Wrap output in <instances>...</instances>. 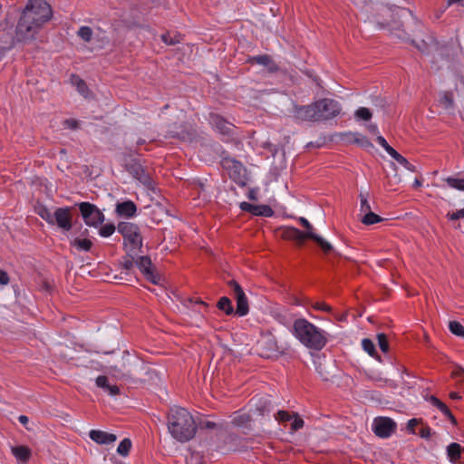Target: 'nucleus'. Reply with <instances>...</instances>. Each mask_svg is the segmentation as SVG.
Segmentation results:
<instances>
[{
    "mask_svg": "<svg viewBox=\"0 0 464 464\" xmlns=\"http://www.w3.org/2000/svg\"><path fill=\"white\" fill-rule=\"evenodd\" d=\"M51 17L52 9L45 0H29L15 28L18 40H34L40 28Z\"/></svg>",
    "mask_w": 464,
    "mask_h": 464,
    "instance_id": "f257e3e1",
    "label": "nucleus"
},
{
    "mask_svg": "<svg viewBox=\"0 0 464 464\" xmlns=\"http://www.w3.org/2000/svg\"><path fill=\"white\" fill-rule=\"evenodd\" d=\"M168 430L179 442H187L194 438L197 425L191 413L182 407H172L168 415Z\"/></svg>",
    "mask_w": 464,
    "mask_h": 464,
    "instance_id": "f03ea898",
    "label": "nucleus"
},
{
    "mask_svg": "<svg viewBox=\"0 0 464 464\" xmlns=\"http://www.w3.org/2000/svg\"><path fill=\"white\" fill-rule=\"evenodd\" d=\"M292 333L304 347L310 350L321 351L328 342L327 333L305 318L294 321Z\"/></svg>",
    "mask_w": 464,
    "mask_h": 464,
    "instance_id": "7ed1b4c3",
    "label": "nucleus"
},
{
    "mask_svg": "<svg viewBox=\"0 0 464 464\" xmlns=\"http://www.w3.org/2000/svg\"><path fill=\"white\" fill-rule=\"evenodd\" d=\"M118 232L123 237V245L127 254L133 258L142 246V237L137 225L130 222H121Z\"/></svg>",
    "mask_w": 464,
    "mask_h": 464,
    "instance_id": "20e7f679",
    "label": "nucleus"
},
{
    "mask_svg": "<svg viewBox=\"0 0 464 464\" xmlns=\"http://www.w3.org/2000/svg\"><path fill=\"white\" fill-rule=\"evenodd\" d=\"M314 105L317 121L332 120L337 117L342 111L339 102L334 99L323 98L314 102Z\"/></svg>",
    "mask_w": 464,
    "mask_h": 464,
    "instance_id": "39448f33",
    "label": "nucleus"
},
{
    "mask_svg": "<svg viewBox=\"0 0 464 464\" xmlns=\"http://www.w3.org/2000/svg\"><path fill=\"white\" fill-rule=\"evenodd\" d=\"M222 167L237 185L243 187L246 184V169L241 162L232 158H225L222 160Z\"/></svg>",
    "mask_w": 464,
    "mask_h": 464,
    "instance_id": "423d86ee",
    "label": "nucleus"
},
{
    "mask_svg": "<svg viewBox=\"0 0 464 464\" xmlns=\"http://www.w3.org/2000/svg\"><path fill=\"white\" fill-rule=\"evenodd\" d=\"M78 207L82 219L87 226L98 227L104 221V215L94 204L81 202L78 204Z\"/></svg>",
    "mask_w": 464,
    "mask_h": 464,
    "instance_id": "0eeeda50",
    "label": "nucleus"
},
{
    "mask_svg": "<svg viewBox=\"0 0 464 464\" xmlns=\"http://www.w3.org/2000/svg\"><path fill=\"white\" fill-rule=\"evenodd\" d=\"M227 285H228L234 297L237 300L236 314L240 317L246 315L249 312V306H248L247 298H246L242 287L235 280H230L227 283Z\"/></svg>",
    "mask_w": 464,
    "mask_h": 464,
    "instance_id": "6e6552de",
    "label": "nucleus"
},
{
    "mask_svg": "<svg viewBox=\"0 0 464 464\" xmlns=\"http://www.w3.org/2000/svg\"><path fill=\"white\" fill-rule=\"evenodd\" d=\"M56 225L60 229L68 232L72 228V208H57L53 212L52 226Z\"/></svg>",
    "mask_w": 464,
    "mask_h": 464,
    "instance_id": "1a4fd4ad",
    "label": "nucleus"
},
{
    "mask_svg": "<svg viewBox=\"0 0 464 464\" xmlns=\"http://www.w3.org/2000/svg\"><path fill=\"white\" fill-rule=\"evenodd\" d=\"M396 430V423L390 418H376L372 423V430L380 438L390 437Z\"/></svg>",
    "mask_w": 464,
    "mask_h": 464,
    "instance_id": "9d476101",
    "label": "nucleus"
},
{
    "mask_svg": "<svg viewBox=\"0 0 464 464\" xmlns=\"http://www.w3.org/2000/svg\"><path fill=\"white\" fill-rule=\"evenodd\" d=\"M259 354L269 358L279 351L276 337L271 334H264L257 343Z\"/></svg>",
    "mask_w": 464,
    "mask_h": 464,
    "instance_id": "9b49d317",
    "label": "nucleus"
},
{
    "mask_svg": "<svg viewBox=\"0 0 464 464\" xmlns=\"http://www.w3.org/2000/svg\"><path fill=\"white\" fill-rule=\"evenodd\" d=\"M293 116L298 121L317 122L314 102L309 105H295Z\"/></svg>",
    "mask_w": 464,
    "mask_h": 464,
    "instance_id": "f8f14e48",
    "label": "nucleus"
},
{
    "mask_svg": "<svg viewBox=\"0 0 464 464\" xmlns=\"http://www.w3.org/2000/svg\"><path fill=\"white\" fill-rule=\"evenodd\" d=\"M136 266L144 276L152 284L157 285L160 281V276L154 273L152 269L151 260L149 256H140L135 261Z\"/></svg>",
    "mask_w": 464,
    "mask_h": 464,
    "instance_id": "ddd939ff",
    "label": "nucleus"
},
{
    "mask_svg": "<svg viewBox=\"0 0 464 464\" xmlns=\"http://www.w3.org/2000/svg\"><path fill=\"white\" fill-rule=\"evenodd\" d=\"M130 172L140 184L149 189L154 188V182L150 174L140 164H133L130 168Z\"/></svg>",
    "mask_w": 464,
    "mask_h": 464,
    "instance_id": "4468645a",
    "label": "nucleus"
},
{
    "mask_svg": "<svg viewBox=\"0 0 464 464\" xmlns=\"http://www.w3.org/2000/svg\"><path fill=\"white\" fill-rule=\"evenodd\" d=\"M425 401L430 404L433 408L440 411L454 426L457 425V420L451 413L450 408L441 401L439 398L434 395H426Z\"/></svg>",
    "mask_w": 464,
    "mask_h": 464,
    "instance_id": "2eb2a0df",
    "label": "nucleus"
},
{
    "mask_svg": "<svg viewBox=\"0 0 464 464\" xmlns=\"http://www.w3.org/2000/svg\"><path fill=\"white\" fill-rule=\"evenodd\" d=\"M91 440L100 445H109L116 441L117 436L101 430H92L89 432Z\"/></svg>",
    "mask_w": 464,
    "mask_h": 464,
    "instance_id": "dca6fc26",
    "label": "nucleus"
},
{
    "mask_svg": "<svg viewBox=\"0 0 464 464\" xmlns=\"http://www.w3.org/2000/svg\"><path fill=\"white\" fill-rule=\"evenodd\" d=\"M248 62L251 63H257L259 65L265 66L267 68L268 72H276L279 70L277 64L273 61V59L267 54L256 55L250 57Z\"/></svg>",
    "mask_w": 464,
    "mask_h": 464,
    "instance_id": "f3484780",
    "label": "nucleus"
},
{
    "mask_svg": "<svg viewBox=\"0 0 464 464\" xmlns=\"http://www.w3.org/2000/svg\"><path fill=\"white\" fill-rule=\"evenodd\" d=\"M210 123L222 134H228L231 131L232 125L218 114L210 115Z\"/></svg>",
    "mask_w": 464,
    "mask_h": 464,
    "instance_id": "a211bd4d",
    "label": "nucleus"
},
{
    "mask_svg": "<svg viewBox=\"0 0 464 464\" xmlns=\"http://www.w3.org/2000/svg\"><path fill=\"white\" fill-rule=\"evenodd\" d=\"M447 457L453 464H459L461 459L463 448L457 442H452L447 447Z\"/></svg>",
    "mask_w": 464,
    "mask_h": 464,
    "instance_id": "6ab92c4d",
    "label": "nucleus"
},
{
    "mask_svg": "<svg viewBox=\"0 0 464 464\" xmlns=\"http://www.w3.org/2000/svg\"><path fill=\"white\" fill-rule=\"evenodd\" d=\"M95 383L111 396L120 394V388L117 385H111L108 378L104 375H99L95 380Z\"/></svg>",
    "mask_w": 464,
    "mask_h": 464,
    "instance_id": "aec40b11",
    "label": "nucleus"
},
{
    "mask_svg": "<svg viewBox=\"0 0 464 464\" xmlns=\"http://www.w3.org/2000/svg\"><path fill=\"white\" fill-rule=\"evenodd\" d=\"M116 211L120 216L130 218L136 214L137 207L132 201L127 200L118 203L116 206Z\"/></svg>",
    "mask_w": 464,
    "mask_h": 464,
    "instance_id": "412c9836",
    "label": "nucleus"
},
{
    "mask_svg": "<svg viewBox=\"0 0 464 464\" xmlns=\"http://www.w3.org/2000/svg\"><path fill=\"white\" fill-rule=\"evenodd\" d=\"M12 453L17 460L23 463H25L31 457V450L26 446L13 447Z\"/></svg>",
    "mask_w": 464,
    "mask_h": 464,
    "instance_id": "4be33fe9",
    "label": "nucleus"
},
{
    "mask_svg": "<svg viewBox=\"0 0 464 464\" xmlns=\"http://www.w3.org/2000/svg\"><path fill=\"white\" fill-rule=\"evenodd\" d=\"M285 234L286 237L296 240L299 243H302L304 239L309 238L308 231L303 232L295 227L287 228Z\"/></svg>",
    "mask_w": 464,
    "mask_h": 464,
    "instance_id": "5701e85b",
    "label": "nucleus"
},
{
    "mask_svg": "<svg viewBox=\"0 0 464 464\" xmlns=\"http://www.w3.org/2000/svg\"><path fill=\"white\" fill-rule=\"evenodd\" d=\"M250 420H251L250 415L242 411H236L232 418V423L235 426H238V427L246 426L250 422Z\"/></svg>",
    "mask_w": 464,
    "mask_h": 464,
    "instance_id": "b1692460",
    "label": "nucleus"
},
{
    "mask_svg": "<svg viewBox=\"0 0 464 464\" xmlns=\"http://www.w3.org/2000/svg\"><path fill=\"white\" fill-rule=\"evenodd\" d=\"M308 237L309 239L314 240L324 253H330L333 250L332 245L314 231H308Z\"/></svg>",
    "mask_w": 464,
    "mask_h": 464,
    "instance_id": "393cba45",
    "label": "nucleus"
},
{
    "mask_svg": "<svg viewBox=\"0 0 464 464\" xmlns=\"http://www.w3.org/2000/svg\"><path fill=\"white\" fill-rule=\"evenodd\" d=\"M252 214L255 216L269 218L274 215V211L267 205H255Z\"/></svg>",
    "mask_w": 464,
    "mask_h": 464,
    "instance_id": "a878e982",
    "label": "nucleus"
},
{
    "mask_svg": "<svg viewBox=\"0 0 464 464\" xmlns=\"http://www.w3.org/2000/svg\"><path fill=\"white\" fill-rule=\"evenodd\" d=\"M72 246H73L79 251H89L92 248V242L87 238H75L72 242Z\"/></svg>",
    "mask_w": 464,
    "mask_h": 464,
    "instance_id": "bb28decb",
    "label": "nucleus"
},
{
    "mask_svg": "<svg viewBox=\"0 0 464 464\" xmlns=\"http://www.w3.org/2000/svg\"><path fill=\"white\" fill-rule=\"evenodd\" d=\"M359 198H360V211L362 214H366L371 210V205L369 203V192L367 191H361L360 192V195H359Z\"/></svg>",
    "mask_w": 464,
    "mask_h": 464,
    "instance_id": "cd10ccee",
    "label": "nucleus"
},
{
    "mask_svg": "<svg viewBox=\"0 0 464 464\" xmlns=\"http://www.w3.org/2000/svg\"><path fill=\"white\" fill-rule=\"evenodd\" d=\"M217 306L218 309L224 311L226 314H231L234 312L233 305L231 304V301L228 297L223 296L219 299L218 302Z\"/></svg>",
    "mask_w": 464,
    "mask_h": 464,
    "instance_id": "c85d7f7f",
    "label": "nucleus"
},
{
    "mask_svg": "<svg viewBox=\"0 0 464 464\" xmlns=\"http://www.w3.org/2000/svg\"><path fill=\"white\" fill-rule=\"evenodd\" d=\"M361 221L362 224L370 226L382 221V218L372 211H370L362 216Z\"/></svg>",
    "mask_w": 464,
    "mask_h": 464,
    "instance_id": "c756f323",
    "label": "nucleus"
},
{
    "mask_svg": "<svg viewBox=\"0 0 464 464\" xmlns=\"http://www.w3.org/2000/svg\"><path fill=\"white\" fill-rule=\"evenodd\" d=\"M392 158L395 160L399 164L403 166L406 169L412 172L415 171V166L409 162L408 160L402 155H401L399 152L395 151Z\"/></svg>",
    "mask_w": 464,
    "mask_h": 464,
    "instance_id": "7c9ffc66",
    "label": "nucleus"
},
{
    "mask_svg": "<svg viewBox=\"0 0 464 464\" xmlns=\"http://www.w3.org/2000/svg\"><path fill=\"white\" fill-rule=\"evenodd\" d=\"M131 441L130 439L126 438L122 440L117 448V452L122 457H127L130 453V450L131 449Z\"/></svg>",
    "mask_w": 464,
    "mask_h": 464,
    "instance_id": "2f4dec72",
    "label": "nucleus"
},
{
    "mask_svg": "<svg viewBox=\"0 0 464 464\" xmlns=\"http://www.w3.org/2000/svg\"><path fill=\"white\" fill-rule=\"evenodd\" d=\"M445 181L447 182L450 188L464 191V179L449 177L445 179Z\"/></svg>",
    "mask_w": 464,
    "mask_h": 464,
    "instance_id": "473e14b6",
    "label": "nucleus"
},
{
    "mask_svg": "<svg viewBox=\"0 0 464 464\" xmlns=\"http://www.w3.org/2000/svg\"><path fill=\"white\" fill-rule=\"evenodd\" d=\"M362 349L372 357H376V349L373 342L368 338L362 341Z\"/></svg>",
    "mask_w": 464,
    "mask_h": 464,
    "instance_id": "72a5a7b5",
    "label": "nucleus"
},
{
    "mask_svg": "<svg viewBox=\"0 0 464 464\" xmlns=\"http://www.w3.org/2000/svg\"><path fill=\"white\" fill-rule=\"evenodd\" d=\"M449 329L453 334L464 338V327L460 323L457 321H450L449 324Z\"/></svg>",
    "mask_w": 464,
    "mask_h": 464,
    "instance_id": "f704fd0d",
    "label": "nucleus"
},
{
    "mask_svg": "<svg viewBox=\"0 0 464 464\" xmlns=\"http://www.w3.org/2000/svg\"><path fill=\"white\" fill-rule=\"evenodd\" d=\"M37 214L45 220L49 225L53 224V213L51 212L46 207H40L37 209Z\"/></svg>",
    "mask_w": 464,
    "mask_h": 464,
    "instance_id": "c9c22d12",
    "label": "nucleus"
},
{
    "mask_svg": "<svg viewBox=\"0 0 464 464\" xmlns=\"http://www.w3.org/2000/svg\"><path fill=\"white\" fill-rule=\"evenodd\" d=\"M77 34L84 42L89 43L92 37V30L89 26H81L78 30Z\"/></svg>",
    "mask_w": 464,
    "mask_h": 464,
    "instance_id": "e433bc0d",
    "label": "nucleus"
},
{
    "mask_svg": "<svg viewBox=\"0 0 464 464\" xmlns=\"http://www.w3.org/2000/svg\"><path fill=\"white\" fill-rule=\"evenodd\" d=\"M440 102L446 109L453 107L454 101L450 92H443L440 96Z\"/></svg>",
    "mask_w": 464,
    "mask_h": 464,
    "instance_id": "4c0bfd02",
    "label": "nucleus"
},
{
    "mask_svg": "<svg viewBox=\"0 0 464 464\" xmlns=\"http://www.w3.org/2000/svg\"><path fill=\"white\" fill-rule=\"evenodd\" d=\"M355 117L360 120L369 121L372 118V112L368 108L360 107L355 111Z\"/></svg>",
    "mask_w": 464,
    "mask_h": 464,
    "instance_id": "58836bf2",
    "label": "nucleus"
},
{
    "mask_svg": "<svg viewBox=\"0 0 464 464\" xmlns=\"http://www.w3.org/2000/svg\"><path fill=\"white\" fill-rule=\"evenodd\" d=\"M377 341L380 349L383 353H387L389 351V343L386 334L381 333L377 334Z\"/></svg>",
    "mask_w": 464,
    "mask_h": 464,
    "instance_id": "ea45409f",
    "label": "nucleus"
},
{
    "mask_svg": "<svg viewBox=\"0 0 464 464\" xmlns=\"http://www.w3.org/2000/svg\"><path fill=\"white\" fill-rule=\"evenodd\" d=\"M115 231V227L112 224H105L101 227L99 234L102 237H108L111 236Z\"/></svg>",
    "mask_w": 464,
    "mask_h": 464,
    "instance_id": "a19ab883",
    "label": "nucleus"
},
{
    "mask_svg": "<svg viewBox=\"0 0 464 464\" xmlns=\"http://www.w3.org/2000/svg\"><path fill=\"white\" fill-rule=\"evenodd\" d=\"M376 140L378 144L382 146L391 157L396 151L392 146L388 144L387 140L382 136H378Z\"/></svg>",
    "mask_w": 464,
    "mask_h": 464,
    "instance_id": "79ce46f5",
    "label": "nucleus"
},
{
    "mask_svg": "<svg viewBox=\"0 0 464 464\" xmlns=\"http://www.w3.org/2000/svg\"><path fill=\"white\" fill-rule=\"evenodd\" d=\"M75 85H76V88L78 90V92L83 95V96H87L88 95V92H89V89L85 83V82L80 78H77L76 81L74 82Z\"/></svg>",
    "mask_w": 464,
    "mask_h": 464,
    "instance_id": "37998d69",
    "label": "nucleus"
},
{
    "mask_svg": "<svg viewBox=\"0 0 464 464\" xmlns=\"http://www.w3.org/2000/svg\"><path fill=\"white\" fill-rule=\"evenodd\" d=\"M421 419H411L408 420L407 422V430L411 434H415V427L419 424V423H421Z\"/></svg>",
    "mask_w": 464,
    "mask_h": 464,
    "instance_id": "c03bdc74",
    "label": "nucleus"
},
{
    "mask_svg": "<svg viewBox=\"0 0 464 464\" xmlns=\"http://www.w3.org/2000/svg\"><path fill=\"white\" fill-rule=\"evenodd\" d=\"M304 420L298 417V415H295V420H293L291 424V430L293 431H296L304 427Z\"/></svg>",
    "mask_w": 464,
    "mask_h": 464,
    "instance_id": "a18cd8bd",
    "label": "nucleus"
},
{
    "mask_svg": "<svg viewBox=\"0 0 464 464\" xmlns=\"http://www.w3.org/2000/svg\"><path fill=\"white\" fill-rule=\"evenodd\" d=\"M276 419L280 422H285L291 420V415L288 411H278Z\"/></svg>",
    "mask_w": 464,
    "mask_h": 464,
    "instance_id": "49530a36",
    "label": "nucleus"
},
{
    "mask_svg": "<svg viewBox=\"0 0 464 464\" xmlns=\"http://www.w3.org/2000/svg\"><path fill=\"white\" fill-rule=\"evenodd\" d=\"M161 40L167 44H175L179 43V39L178 36L171 37L169 34H164L161 35Z\"/></svg>",
    "mask_w": 464,
    "mask_h": 464,
    "instance_id": "de8ad7c7",
    "label": "nucleus"
},
{
    "mask_svg": "<svg viewBox=\"0 0 464 464\" xmlns=\"http://www.w3.org/2000/svg\"><path fill=\"white\" fill-rule=\"evenodd\" d=\"M419 435L425 440H429L431 437V429L428 425H423L419 431Z\"/></svg>",
    "mask_w": 464,
    "mask_h": 464,
    "instance_id": "09e8293b",
    "label": "nucleus"
},
{
    "mask_svg": "<svg viewBox=\"0 0 464 464\" xmlns=\"http://www.w3.org/2000/svg\"><path fill=\"white\" fill-rule=\"evenodd\" d=\"M450 219L451 220H457V219H459V218H464V208L462 209H459L456 212H453L451 214H449L448 215Z\"/></svg>",
    "mask_w": 464,
    "mask_h": 464,
    "instance_id": "8fccbe9b",
    "label": "nucleus"
},
{
    "mask_svg": "<svg viewBox=\"0 0 464 464\" xmlns=\"http://www.w3.org/2000/svg\"><path fill=\"white\" fill-rule=\"evenodd\" d=\"M8 283H9L8 274L4 270H0V285H5Z\"/></svg>",
    "mask_w": 464,
    "mask_h": 464,
    "instance_id": "3c124183",
    "label": "nucleus"
},
{
    "mask_svg": "<svg viewBox=\"0 0 464 464\" xmlns=\"http://www.w3.org/2000/svg\"><path fill=\"white\" fill-rule=\"evenodd\" d=\"M254 204H251V203H248V202H242L240 204V208L243 210V211H246V212H249V213H253V208H254Z\"/></svg>",
    "mask_w": 464,
    "mask_h": 464,
    "instance_id": "603ef678",
    "label": "nucleus"
},
{
    "mask_svg": "<svg viewBox=\"0 0 464 464\" xmlns=\"http://www.w3.org/2000/svg\"><path fill=\"white\" fill-rule=\"evenodd\" d=\"M314 308L316 310H322L326 312H329L331 310V307L328 304H326L325 303L319 302L314 304Z\"/></svg>",
    "mask_w": 464,
    "mask_h": 464,
    "instance_id": "864d4df0",
    "label": "nucleus"
},
{
    "mask_svg": "<svg viewBox=\"0 0 464 464\" xmlns=\"http://www.w3.org/2000/svg\"><path fill=\"white\" fill-rule=\"evenodd\" d=\"M401 25V23L395 19L392 22L382 23V27L388 26L392 28H400Z\"/></svg>",
    "mask_w": 464,
    "mask_h": 464,
    "instance_id": "5fc2aeb1",
    "label": "nucleus"
},
{
    "mask_svg": "<svg viewBox=\"0 0 464 464\" xmlns=\"http://www.w3.org/2000/svg\"><path fill=\"white\" fill-rule=\"evenodd\" d=\"M299 222L303 227H304L307 229V231H313L314 228L312 225L305 218H300Z\"/></svg>",
    "mask_w": 464,
    "mask_h": 464,
    "instance_id": "6e6d98bb",
    "label": "nucleus"
},
{
    "mask_svg": "<svg viewBox=\"0 0 464 464\" xmlns=\"http://www.w3.org/2000/svg\"><path fill=\"white\" fill-rule=\"evenodd\" d=\"M65 125L70 129H76L78 127V121L72 119L66 120Z\"/></svg>",
    "mask_w": 464,
    "mask_h": 464,
    "instance_id": "4d7b16f0",
    "label": "nucleus"
},
{
    "mask_svg": "<svg viewBox=\"0 0 464 464\" xmlns=\"http://www.w3.org/2000/svg\"><path fill=\"white\" fill-rule=\"evenodd\" d=\"M353 2V5H355L356 6H359V7H363L366 3H367V0H351Z\"/></svg>",
    "mask_w": 464,
    "mask_h": 464,
    "instance_id": "13d9d810",
    "label": "nucleus"
},
{
    "mask_svg": "<svg viewBox=\"0 0 464 464\" xmlns=\"http://www.w3.org/2000/svg\"><path fill=\"white\" fill-rule=\"evenodd\" d=\"M123 267L126 270L131 269L133 267V261L132 260H126V261H124Z\"/></svg>",
    "mask_w": 464,
    "mask_h": 464,
    "instance_id": "bf43d9fd",
    "label": "nucleus"
},
{
    "mask_svg": "<svg viewBox=\"0 0 464 464\" xmlns=\"http://www.w3.org/2000/svg\"><path fill=\"white\" fill-rule=\"evenodd\" d=\"M18 420L20 421V423H22L23 425H25L27 422H28V417L25 416V415H20L18 417Z\"/></svg>",
    "mask_w": 464,
    "mask_h": 464,
    "instance_id": "052dcab7",
    "label": "nucleus"
},
{
    "mask_svg": "<svg viewBox=\"0 0 464 464\" xmlns=\"http://www.w3.org/2000/svg\"><path fill=\"white\" fill-rule=\"evenodd\" d=\"M317 371L319 372V374L321 375V377L324 379V380H328L329 379V373L328 372H324L323 371L319 370L317 368Z\"/></svg>",
    "mask_w": 464,
    "mask_h": 464,
    "instance_id": "680f3d73",
    "label": "nucleus"
},
{
    "mask_svg": "<svg viewBox=\"0 0 464 464\" xmlns=\"http://www.w3.org/2000/svg\"><path fill=\"white\" fill-rule=\"evenodd\" d=\"M450 397L452 400H459V399H460V398H461V396H460L459 393L455 392H451L450 393Z\"/></svg>",
    "mask_w": 464,
    "mask_h": 464,
    "instance_id": "e2e57ef3",
    "label": "nucleus"
},
{
    "mask_svg": "<svg viewBox=\"0 0 464 464\" xmlns=\"http://www.w3.org/2000/svg\"><path fill=\"white\" fill-rule=\"evenodd\" d=\"M217 424L213 421H207L205 423V427L208 428V429H214L216 428Z\"/></svg>",
    "mask_w": 464,
    "mask_h": 464,
    "instance_id": "0e129e2a",
    "label": "nucleus"
},
{
    "mask_svg": "<svg viewBox=\"0 0 464 464\" xmlns=\"http://www.w3.org/2000/svg\"><path fill=\"white\" fill-rule=\"evenodd\" d=\"M454 374H455L456 376H460V375L464 374V370H463V369H459V370H457V371L454 372Z\"/></svg>",
    "mask_w": 464,
    "mask_h": 464,
    "instance_id": "69168bd1",
    "label": "nucleus"
},
{
    "mask_svg": "<svg viewBox=\"0 0 464 464\" xmlns=\"http://www.w3.org/2000/svg\"><path fill=\"white\" fill-rule=\"evenodd\" d=\"M413 185H414V187H420V186H421V182L419 179H415Z\"/></svg>",
    "mask_w": 464,
    "mask_h": 464,
    "instance_id": "338daca9",
    "label": "nucleus"
},
{
    "mask_svg": "<svg viewBox=\"0 0 464 464\" xmlns=\"http://www.w3.org/2000/svg\"><path fill=\"white\" fill-rule=\"evenodd\" d=\"M248 198H249L250 199H255V198H255V192H254L253 190H251V191L249 192V196H248Z\"/></svg>",
    "mask_w": 464,
    "mask_h": 464,
    "instance_id": "774afa93",
    "label": "nucleus"
}]
</instances>
